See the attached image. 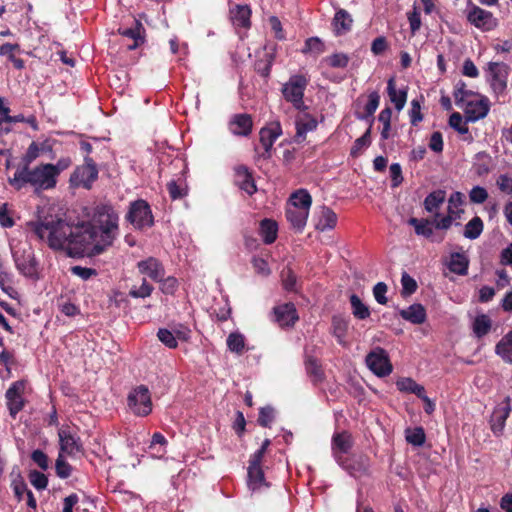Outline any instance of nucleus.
Returning a JSON list of instances; mask_svg holds the SVG:
<instances>
[{
    "label": "nucleus",
    "instance_id": "1",
    "mask_svg": "<svg viewBox=\"0 0 512 512\" xmlns=\"http://www.w3.org/2000/svg\"><path fill=\"white\" fill-rule=\"evenodd\" d=\"M31 230L42 241H46L53 250L68 253V241L73 231V224L56 216H45L37 222L29 223Z\"/></svg>",
    "mask_w": 512,
    "mask_h": 512
},
{
    "label": "nucleus",
    "instance_id": "2",
    "mask_svg": "<svg viewBox=\"0 0 512 512\" xmlns=\"http://www.w3.org/2000/svg\"><path fill=\"white\" fill-rule=\"evenodd\" d=\"M54 168L52 164H41L33 169L17 168L13 177L8 178V183L15 189L21 190L27 184L36 191L49 190L56 186Z\"/></svg>",
    "mask_w": 512,
    "mask_h": 512
},
{
    "label": "nucleus",
    "instance_id": "3",
    "mask_svg": "<svg viewBox=\"0 0 512 512\" xmlns=\"http://www.w3.org/2000/svg\"><path fill=\"white\" fill-rule=\"evenodd\" d=\"M97 245L101 246L96 225L91 222L73 224V231L68 241V256L79 258L86 255H99L100 253H96Z\"/></svg>",
    "mask_w": 512,
    "mask_h": 512
},
{
    "label": "nucleus",
    "instance_id": "4",
    "mask_svg": "<svg viewBox=\"0 0 512 512\" xmlns=\"http://www.w3.org/2000/svg\"><path fill=\"white\" fill-rule=\"evenodd\" d=\"M94 221L97 224L96 228L101 243V246L97 245L96 253H102L113 244L119 233V216L112 207L102 205L97 207Z\"/></svg>",
    "mask_w": 512,
    "mask_h": 512
},
{
    "label": "nucleus",
    "instance_id": "5",
    "mask_svg": "<svg viewBox=\"0 0 512 512\" xmlns=\"http://www.w3.org/2000/svg\"><path fill=\"white\" fill-rule=\"evenodd\" d=\"M309 81V77L305 74H293L281 87L283 98L300 112L308 108L304 103V94Z\"/></svg>",
    "mask_w": 512,
    "mask_h": 512
},
{
    "label": "nucleus",
    "instance_id": "6",
    "mask_svg": "<svg viewBox=\"0 0 512 512\" xmlns=\"http://www.w3.org/2000/svg\"><path fill=\"white\" fill-rule=\"evenodd\" d=\"M12 257L19 273L26 278H39L38 262L31 246L25 244L12 248Z\"/></svg>",
    "mask_w": 512,
    "mask_h": 512
},
{
    "label": "nucleus",
    "instance_id": "7",
    "mask_svg": "<svg viewBox=\"0 0 512 512\" xmlns=\"http://www.w3.org/2000/svg\"><path fill=\"white\" fill-rule=\"evenodd\" d=\"M130 411L138 417H146L152 412L151 393L147 386L139 385L133 388L127 396Z\"/></svg>",
    "mask_w": 512,
    "mask_h": 512
},
{
    "label": "nucleus",
    "instance_id": "8",
    "mask_svg": "<svg viewBox=\"0 0 512 512\" xmlns=\"http://www.w3.org/2000/svg\"><path fill=\"white\" fill-rule=\"evenodd\" d=\"M98 168L92 157H84V163L77 166L70 176L69 182L72 187H82L87 190L92 188L98 178Z\"/></svg>",
    "mask_w": 512,
    "mask_h": 512
},
{
    "label": "nucleus",
    "instance_id": "9",
    "mask_svg": "<svg viewBox=\"0 0 512 512\" xmlns=\"http://www.w3.org/2000/svg\"><path fill=\"white\" fill-rule=\"evenodd\" d=\"M457 106L463 109L466 122L474 123L487 116L490 110V101L486 96L475 93V97H469Z\"/></svg>",
    "mask_w": 512,
    "mask_h": 512
},
{
    "label": "nucleus",
    "instance_id": "10",
    "mask_svg": "<svg viewBox=\"0 0 512 512\" xmlns=\"http://www.w3.org/2000/svg\"><path fill=\"white\" fill-rule=\"evenodd\" d=\"M126 219L136 228L143 229L154 224L151 208L147 201L136 200L130 204Z\"/></svg>",
    "mask_w": 512,
    "mask_h": 512
},
{
    "label": "nucleus",
    "instance_id": "11",
    "mask_svg": "<svg viewBox=\"0 0 512 512\" xmlns=\"http://www.w3.org/2000/svg\"><path fill=\"white\" fill-rule=\"evenodd\" d=\"M365 362L367 367L378 377H386L393 370L387 351L381 347L373 348L367 354Z\"/></svg>",
    "mask_w": 512,
    "mask_h": 512
},
{
    "label": "nucleus",
    "instance_id": "12",
    "mask_svg": "<svg viewBox=\"0 0 512 512\" xmlns=\"http://www.w3.org/2000/svg\"><path fill=\"white\" fill-rule=\"evenodd\" d=\"M487 80L497 95L505 92L509 75V66L502 62H489L487 65Z\"/></svg>",
    "mask_w": 512,
    "mask_h": 512
},
{
    "label": "nucleus",
    "instance_id": "13",
    "mask_svg": "<svg viewBox=\"0 0 512 512\" xmlns=\"http://www.w3.org/2000/svg\"><path fill=\"white\" fill-rule=\"evenodd\" d=\"M59 445L62 455L76 456L83 451L80 437L72 433L69 427H62L58 430Z\"/></svg>",
    "mask_w": 512,
    "mask_h": 512
},
{
    "label": "nucleus",
    "instance_id": "14",
    "mask_svg": "<svg viewBox=\"0 0 512 512\" xmlns=\"http://www.w3.org/2000/svg\"><path fill=\"white\" fill-rule=\"evenodd\" d=\"M468 21L483 31H491L497 26V19L490 11L474 5L467 14Z\"/></svg>",
    "mask_w": 512,
    "mask_h": 512
},
{
    "label": "nucleus",
    "instance_id": "15",
    "mask_svg": "<svg viewBox=\"0 0 512 512\" xmlns=\"http://www.w3.org/2000/svg\"><path fill=\"white\" fill-rule=\"evenodd\" d=\"M24 389H25L24 381H16L11 384V386L8 388V390L5 393V397L7 400V407H8L9 413L12 418H15L16 415L24 407V399L22 397Z\"/></svg>",
    "mask_w": 512,
    "mask_h": 512
},
{
    "label": "nucleus",
    "instance_id": "16",
    "mask_svg": "<svg viewBox=\"0 0 512 512\" xmlns=\"http://www.w3.org/2000/svg\"><path fill=\"white\" fill-rule=\"evenodd\" d=\"M281 135L282 127L279 121H272L261 128L259 132L260 143L267 157L271 156L273 145Z\"/></svg>",
    "mask_w": 512,
    "mask_h": 512
},
{
    "label": "nucleus",
    "instance_id": "17",
    "mask_svg": "<svg viewBox=\"0 0 512 512\" xmlns=\"http://www.w3.org/2000/svg\"><path fill=\"white\" fill-rule=\"evenodd\" d=\"M299 319L293 303H284L273 308V320L280 327H292Z\"/></svg>",
    "mask_w": 512,
    "mask_h": 512
},
{
    "label": "nucleus",
    "instance_id": "18",
    "mask_svg": "<svg viewBox=\"0 0 512 512\" xmlns=\"http://www.w3.org/2000/svg\"><path fill=\"white\" fill-rule=\"evenodd\" d=\"M511 412V404L510 398H505L504 402L500 405L496 406L493 410L490 419L491 430L495 435H499L502 433L507 418L509 417Z\"/></svg>",
    "mask_w": 512,
    "mask_h": 512
},
{
    "label": "nucleus",
    "instance_id": "19",
    "mask_svg": "<svg viewBox=\"0 0 512 512\" xmlns=\"http://www.w3.org/2000/svg\"><path fill=\"white\" fill-rule=\"evenodd\" d=\"M118 33L133 40L132 44L127 45L129 50H134L145 42V28L141 21L136 18L133 19L131 27H120Z\"/></svg>",
    "mask_w": 512,
    "mask_h": 512
},
{
    "label": "nucleus",
    "instance_id": "20",
    "mask_svg": "<svg viewBox=\"0 0 512 512\" xmlns=\"http://www.w3.org/2000/svg\"><path fill=\"white\" fill-rule=\"evenodd\" d=\"M137 268L141 274L147 275L153 281H162L165 276V268L162 263L154 257L141 260L137 263Z\"/></svg>",
    "mask_w": 512,
    "mask_h": 512
},
{
    "label": "nucleus",
    "instance_id": "21",
    "mask_svg": "<svg viewBox=\"0 0 512 512\" xmlns=\"http://www.w3.org/2000/svg\"><path fill=\"white\" fill-rule=\"evenodd\" d=\"M228 125L233 135L247 137L252 132L253 120L251 115L240 113L233 115Z\"/></svg>",
    "mask_w": 512,
    "mask_h": 512
},
{
    "label": "nucleus",
    "instance_id": "22",
    "mask_svg": "<svg viewBox=\"0 0 512 512\" xmlns=\"http://www.w3.org/2000/svg\"><path fill=\"white\" fill-rule=\"evenodd\" d=\"M315 219V229L320 232L334 229L338 220L336 213L325 205L319 207L315 214Z\"/></svg>",
    "mask_w": 512,
    "mask_h": 512
},
{
    "label": "nucleus",
    "instance_id": "23",
    "mask_svg": "<svg viewBox=\"0 0 512 512\" xmlns=\"http://www.w3.org/2000/svg\"><path fill=\"white\" fill-rule=\"evenodd\" d=\"M331 24L334 35L342 36L351 31L353 26V18L347 10L339 8L333 17Z\"/></svg>",
    "mask_w": 512,
    "mask_h": 512
},
{
    "label": "nucleus",
    "instance_id": "24",
    "mask_svg": "<svg viewBox=\"0 0 512 512\" xmlns=\"http://www.w3.org/2000/svg\"><path fill=\"white\" fill-rule=\"evenodd\" d=\"M303 114L296 120V135L295 141L300 143L306 138V134L310 131H314L317 128L318 122L314 116L305 111Z\"/></svg>",
    "mask_w": 512,
    "mask_h": 512
},
{
    "label": "nucleus",
    "instance_id": "25",
    "mask_svg": "<svg viewBox=\"0 0 512 512\" xmlns=\"http://www.w3.org/2000/svg\"><path fill=\"white\" fill-rule=\"evenodd\" d=\"M235 182L239 188L245 191L248 195H253L257 188L251 173L246 166H238L235 168Z\"/></svg>",
    "mask_w": 512,
    "mask_h": 512
},
{
    "label": "nucleus",
    "instance_id": "26",
    "mask_svg": "<svg viewBox=\"0 0 512 512\" xmlns=\"http://www.w3.org/2000/svg\"><path fill=\"white\" fill-rule=\"evenodd\" d=\"M349 328V320L340 316L334 315L331 320V333L336 338L337 343L343 347L348 345L346 340Z\"/></svg>",
    "mask_w": 512,
    "mask_h": 512
},
{
    "label": "nucleus",
    "instance_id": "27",
    "mask_svg": "<svg viewBox=\"0 0 512 512\" xmlns=\"http://www.w3.org/2000/svg\"><path fill=\"white\" fill-rule=\"evenodd\" d=\"M247 474V486L252 492L260 491L263 487H268L261 466L249 465Z\"/></svg>",
    "mask_w": 512,
    "mask_h": 512
},
{
    "label": "nucleus",
    "instance_id": "28",
    "mask_svg": "<svg viewBox=\"0 0 512 512\" xmlns=\"http://www.w3.org/2000/svg\"><path fill=\"white\" fill-rule=\"evenodd\" d=\"M353 440L350 433L343 431L335 433L332 437V450L335 454L337 461H340L338 453L346 454L352 448Z\"/></svg>",
    "mask_w": 512,
    "mask_h": 512
},
{
    "label": "nucleus",
    "instance_id": "29",
    "mask_svg": "<svg viewBox=\"0 0 512 512\" xmlns=\"http://www.w3.org/2000/svg\"><path fill=\"white\" fill-rule=\"evenodd\" d=\"M399 315L412 324H422L426 321L427 315L423 305L415 303L406 309H401Z\"/></svg>",
    "mask_w": 512,
    "mask_h": 512
},
{
    "label": "nucleus",
    "instance_id": "30",
    "mask_svg": "<svg viewBox=\"0 0 512 512\" xmlns=\"http://www.w3.org/2000/svg\"><path fill=\"white\" fill-rule=\"evenodd\" d=\"M251 9L247 5H235L230 9V19L235 27L250 26Z\"/></svg>",
    "mask_w": 512,
    "mask_h": 512
},
{
    "label": "nucleus",
    "instance_id": "31",
    "mask_svg": "<svg viewBox=\"0 0 512 512\" xmlns=\"http://www.w3.org/2000/svg\"><path fill=\"white\" fill-rule=\"evenodd\" d=\"M387 94L397 111H401L407 101V89H396L395 79L391 77L387 81Z\"/></svg>",
    "mask_w": 512,
    "mask_h": 512
},
{
    "label": "nucleus",
    "instance_id": "32",
    "mask_svg": "<svg viewBox=\"0 0 512 512\" xmlns=\"http://www.w3.org/2000/svg\"><path fill=\"white\" fill-rule=\"evenodd\" d=\"M308 216L309 212L306 210L303 211L297 207L295 208L292 206H287L286 218L291 226L298 232L303 231L304 227L306 226Z\"/></svg>",
    "mask_w": 512,
    "mask_h": 512
},
{
    "label": "nucleus",
    "instance_id": "33",
    "mask_svg": "<svg viewBox=\"0 0 512 512\" xmlns=\"http://www.w3.org/2000/svg\"><path fill=\"white\" fill-rule=\"evenodd\" d=\"M11 477V488L14 492V495L18 502L23 500L24 495H27V491H30L27 488V484L25 483L24 478L21 475V471L18 466H14L10 473Z\"/></svg>",
    "mask_w": 512,
    "mask_h": 512
},
{
    "label": "nucleus",
    "instance_id": "34",
    "mask_svg": "<svg viewBox=\"0 0 512 512\" xmlns=\"http://www.w3.org/2000/svg\"><path fill=\"white\" fill-rule=\"evenodd\" d=\"M312 197L306 189H298L289 198L288 206L297 207L303 211L310 212Z\"/></svg>",
    "mask_w": 512,
    "mask_h": 512
},
{
    "label": "nucleus",
    "instance_id": "35",
    "mask_svg": "<svg viewBox=\"0 0 512 512\" xmlns=\"http://www.w3.org/2000/svg\"><path fill=\"white\" fill-rule=\"evenodd\" d=\"M380 103V95L377 91H372L368 95V102L364 106L363 113H356V117L359 120H370V124L373 122V115L377 110Z\"/></svg>",
    "mask_w": 512,
    "mask_h": 512
},
{
    "label": "nucleus",
    "instance_id": "36",
    "mask_svg": "<svg viewBox=\"0 0 512 512\" xmlns=\"http://www.w3.org/2000/svg\"><path fill=\"white\" fill-rule=\"evenodd\" d=\"M259 232L265 244H272L277 239L278 225L274 220L263 219L260 222Z\"/></svg>",
    "mask_w": 512,
    "mask_h": 512
},
{
    "label": "nucleus",
    "instance_id": "37",
    "mask_svg": "<svg viewBox=\"0 0 512 512\" xmlns=\"http://www.w3.org/2000/svg\"><path fill=\"white\" fill-rule=\"evenodd\" d=\"M492 327V320L486 314L477 315L472 322V331L478 339L489 333Z\"/></svg>",
    "mask_w": 512,
    "mask_h": 512
},
{
    "label": "nucleus",
    "instance_id": "38",
    "mask_svg": "<svg viewBox=\"0 0 512 512\" xmlns=\"http://www.w3.org/2000/svg\"><path fill=\"white\" fill-rule=\"evenodd\" d=\"M469 260L463 253H453L450 257L448 268L451 272L458 275H466L468 272Z\"/></svg>",
    "mask_w": 512,
    "mask_h": 512
},
{
    "label": "nucleus",
    "instance_id": "39",
    "mask_svg": "<svg viewBox=\"0 0 512 512\" xmlns=\"http://www.w3.org/2000/svg\"><path fill=\"white\" fill-rule=\"evenodd\" d=\"M305 369L314 384H318L324 379V372L318 360L313 356H306Z\"/></svg>",
    "mask_w": 512,
    "mask_h": 512
},
{
    "label": "nucleus",
    "instance_id": "40",
    "mask_svg": "<svg viewBox=\"0 0 512 512\" xmlns=\"http://www.w3.org/2000/svg\"><path fill=\"white\" fill-rule=\"evenodd\" d=\"M495 352L506 363H512V330L497 343Z\"/></svg>",
    "mask_w": 512,
    "mask_h": 512
},
{
    "label": "nucleus",
    "instance_id": "41",
    "mask_svg": "<svg viewBox=\"0 0 512 512\" xmlns=\"http://www.w3.org/2000/svg\"><path fill=\"white\" fill-rule=\"evenodd\" d=\"M446 193L444 190H435L428 194L424 200V208L429 213L436 212L444 203Z\"/></svg>",
    "mask_w": 512,
    "mask_h": 512
},
{
    "label": "nucleus",
    "instance_id": "42",
    "mask_svg": "<svg viewBox=\"0 0 512 512\" xmlns=\"http://www.w3.org/2000/svg\"><path fill=\"white\" fill-rule=\"evenodd\" d=\"M350 304L352 314L355 318L359 320H365L370 317L371 312L369 307L364 304L356 294H352L350 296Z\"/></svg>",
    "mask_w": 512,
    "mask_h": 512
},
{
    "label": "nucleus",
    "instance_id": "43",
    "mask_svg": "<svg viewBox=\"0 0 512 512\" xmlns=\"http://www.w3.org/2000/svg\"><path fill=\"white\" fill-rule=\"evenodd\" d=\"M226 344L230 352L241 355L245 350V337L240 332H232L228 335Z\"/></svg>",
    "mask_w": 512,
    "mask_h": 512
},
{
    "label": "nucleus",
    "instance_id": "44",
    "mask_svg": "<svg viewBox=\"0 0 512 512\" xmlns=\"http://www.w3.org/2000/svg\"><path fill=\"white\" fill-rule=\"evenodd\" d=\"M301 52L317 57L325 52V44L319 37H310L305 40L304 47Z\"/></svg>",
    "mask_w": 512,
    "mask_h": 512
},
{
    "label": "nucleus",
    "instance_id": "45",
    "mask_svg": "<svg viewBox=\"0 0 512 512\" xmlns=\"http://www.w3.org/2000/svg\"><path fill=\"white\" fill-rule=\"evenodd\" d=\"M483 228L482 219L479 216H475L465 225L463 235L470 240L477 239L483 232Z\"/></svg>",
    "mask_w": 512,
    "mask_h": 512
},
{
    "label": "nucleus",
    "instance_id": "46",
    "mask_svg": "<svg viewBox=\"0 0 512 512\" xmlns=\"http://www.w3.org/2000/svg\"><path fill=\"white\" fill-rule=\"evenodd\" d=\"M408 224L413 226L415 229V233L419 236H424L429 238L433 234V228L429 220L427 219H417L411 217L408 220Z\"/></svg>",
    "mask_w": 512,
    "mask_h": 512
},
{
    "label": "nucleus",
    "instance_id": "47",
    "mask_svg": "<svg viewBox=\"0 0 512 512\" xmlns=\"http://www.w3.org/2000/svg\"><path fill=\"white\" fill-rule=\"evenodd\" d=\"M406 441L416 447L424 445L426 435L422 427L408 428L405 430Z\"/></svg>",
    "mask_w": 512,
    "mask_h": 512
},
{
    "label": "nucleus",
    "instance_id": "48",
    "mask_svg": "<svg viewBox=\"0 0 512 512\" xmlns=\"http://www.w3.org/2000/svg\"><path fill=\"white\" fill-rule=\"evenodd\" d=\"M370 144H371V125L369 126V128L366 130V132L361 137L357 138L354 141L353 146L351 147L350 154L353 157H356L359 154H361L365 148L370 146Z\"/></svg>",
    "mask_w": 512,
    "mask_h": 512
},
{
    "label": "nucleus",
    "instance_id": "49",
    "mask_svg": "<svg viewBox=\"0 0 512 512\" xmlns=\"http://www.w3.org/2000/svg\"><path fill=\"white\" fill-rule=\"evenodd\" d=\"M349 56L345 53H333L330 56L325 57L322 61L331 68H346L349 63Z\"/></svg>",
    "mask_w": 512,
    "mask_h": 512
},
{
    "label": "nucleus",
    "instance_id": "50",
    "mask_svg": "<svg viewBox=\"0 0 512 512\" xmlns=\"http://www.w3.org/2000/svg\"><path fill=\"white\" fill-rule=\"evenodd\" d=\"M154 291V287L147 282L145 278L142 279V283L139 287L133 286L129 291V296L135 299H145L150 297Z\"/></svg>",
    "mask_w": 512,
    "mask_h": 512
},
{
    "label": "nucleus",
    "instance_id": "51",
    "mask_svg": "<svg viewBox=\"0 0 512 512\" xmlns=\"http://www.w3.org/2000/svg\"><path fill=\"white\" fill-rule=\"evenodd\" d=\"M453 96L455 99L456 105L460 104L461 102H464L469 97H475V92L468 90L466 88V84L460 80L456 83L454 87Z\"/></svg>",
    "mask_w": 512,
    "mask_h": 512
},
{
    "label": "nucleus",
    "instance_id": "52",
    "mask_svg": "<svg viewBox=\"0 0 512 512\" xmlns=\"http://www.w3.org/2000/svg\"><path fill=\"white\" fill-rule=\"evenodd\" d=\"M56 475L61 479L68 478L72 473L71 465L65 460L64 455L62 453L58 454L55 463Z\"/></svg>",
    "mask_w": 512,
    "mask_h": 512
},
{
    "label": "nucleus",
    "instance_id": "53",
    "mask_svg": "<svg viewBox=\"0 0 512 512\" xmlns=\"http://www.w3.org/2000/svg\"><path fill=\"white\" fill-rule=\"evenodd\" d=\"M467 123L466 119L463 120L462 115L458 112L452 113L449 117V125L459 134H467L469 132Z\"/></svg>",
    "mask_w": 512,
    "mask_h": 512
},
{
    "label": "nucleus",
    "instance_id": "54",
    "mask_svg": "<svg viewBox=\"0 0 512 512\" xmlns=\"http://www.w3.org/2000/svg\"><path fill=\"white\" fill-rule=\"evenodd\" d=\"M40 155V148L36 142H32L26 153L22 157V166L20 168H29L31 163L35 161Z\"/></svg>",
    "mask_w": 512,
    "mask_h": 512
},
{
    "label": "nucleus",
    "instance_id": "55",
    "mask_svg": "<svg viewBox=\"0 0 512 512\" xmlns=\"http://www.w3.org/2000/svg\"><path fill=\"white\" fill-rule=\"evenodd\" d=\"M157 337L169 349H175L178 346L174 333L166 328H160L157 332Z\"/></svg>",
    "mask_w": 512,
    "mask_h": 512
},
{
    "label": "nucleus",
    "instance_id": "56",
    "mask_svg": "<svg viewBox=\"0 0 512 512\" xmlns=\"http://www.w3.org/2000/svg\"><path fill=\"white\" fill-rule=\"evenodd\" d=\"M342 466L353 477L367 474L369 468L367 459L363 457L360 458V461L357 463V465L342 464Z\"/></svg>",
    "mask_w": 512,
    "mask_h": 512
},
{
    "label": "nucleus",
    "instance_id": "57",
    "mask_svg": "<svg viewBox=\"0 0 512 512\" xmlns=\"http://www.w3.org/2000/svg\"><path fill=\"white\" fill-rule=\"evenodd\" d=\"M275 418V410L271 406H265L260 408L258 423L262 427H270Z\"/></svg>",
    "mask_w": 512,
    "mask_h": 512
},
{
    "label": "nucleus",
    "instance_id": "58",
    "mask_svg": "<svg viewBox=\"0 0 512 512\" xmlns=\"http://www.w3.org/2000/svg\"><path fill=\"white\" fill-rule=\"evenodd\" d=\"M29 480L33 487L37 490H44L48 485L47 476L37 470H33L29 473Z\"/></svg>",
    "mask_w": 512,
    "mask_h": 512
},
{
    "label": "nucleus",
    "instance_id": "59",
    "mask_svg": "<svg viewBox=\"0 0 512 512\" xmlns=\"http://www.w3.org/2000/svg\"><path fill=\"white\" fill-rule=\"evenodd\" d=\"M464 194L461 192H453L448 200V213L459 216V207L463 204Z\"/></svg>",
    "mask_w": 512,
    "mask_h": 512
},
{
    "label": "nucleus",
    "instance_id": "60",
    "mask_svg": "<svg viewBox=\"0 0 512 512\" xmlns=\"http://www.w3.org/2000/svg\"><path fill=\"white\" fill-rule=\"evenodd\" d=\"M488 198L487 190L482 186H474L469 192V199L472 203L482 204Z\"/></svg>",
    "mask_w": 512,
    "mask_h": 512
},
{
    "label": "nucleus",
    "instance_id": "61",
    "mask_svg": "<svg viewBox=\"0 0 512 512\" xmlns=\"http://www.w3.org/2000/svg\"><path fill=\"white\" fill-rule=\"evenodd\" d=\"M407 17H408L411 33H412V35H415L416 32L421 27L420 11L416 7V5L413 6V10L407 14Z\"/></svg>",
    "mask_w": 512,
    "mask_h": 512
},
{
    "label": "nucleus",
    "instance_id": "62",
    "mask_svg": "<svg viewBox=\"0 0 512 512\" xmlns=\"http://www.w3.org/2000/svg\"><path fill=\"white\" fill-rule=\"evenodd\" d=\"M70 271L73 275L78 276L84 281L89 280L91 277L97 275L96 269L78 265L72 266Z\"/></svg>",
    "mask_w": 512,
    "mask_h": 512
},
{
    "label": "nucleus",
    "instance_id": "63",
    "mask_svg": "<svg viewBox=\"0 0 512 512\" xmlns=\"http://www.w3.org/2000/svg\"><path fill=\"white\" fill-rule=\"evenodd\" d=\"M402 293L406 295L413 294L417 289V283L408 273L404 272L401 277Z\"/></svg>",
    "mask_w": 512,
    "mask_h": 512
},
{
    "label": "nucleus",
    "instance_id": "64",
    "mask_svg": "<svg viewBox=\"0 0 512 512\" xmlns=\"http://www.w3.org/2000/svg\"><path fill=\"white\" fill-rule=\"evenodd\" d=\"M496 184L501 192L512 195V177H509L506 174H501L498 177Z\"/></svg>",
    "mask_w": 512,
    "mask_h": 512
}]
</instances>
